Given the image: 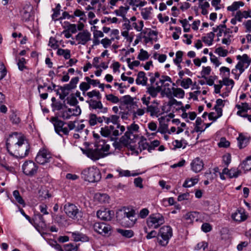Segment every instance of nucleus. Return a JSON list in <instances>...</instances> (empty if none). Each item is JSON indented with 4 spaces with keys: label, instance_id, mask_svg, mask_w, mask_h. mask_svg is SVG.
Instances as JSON below:
<instances>
[{
    "label": "nucleus",
    "instance_id": "obj_1",
    "mask_svg": "<svg viewBox=\"0 0 251 251\" xmlns=\"http://www.w3.org/2000/svg\"><path fill=\"white\" fill-rule=\"evenodd\" d=\"M116 217L123 226L127 227H132L137 220L135 210L129 207H123L119 209L117 212Z\"/></svg>",
    "mask_w": 251,
    "mask_h": 251
},
{
    "label": "nucleus",
    "instance_id": "obj_2",
    "mask_svg": "<svg viewBox=\"0 0 251 251\" xmlns=\"http://www.w3.org/2000/svg\"><path fill=\"white\" fill-rule=\"evenodd\" d=\"M13 135L18 140L14 146L15 149V153L21 158L26 156L29 154L30 150V145L28 142L23 135L16 132L14 133Z\"/></svg>",
    "mask_w": 251,
    "mask_h": 251
},
{
    "label": "nucleus",
    "instance_id": "obj_3",
    "mask_svg": "<svg viewBox=\"0 0 251 251\" xmlns=\"http://www.w3.org/2000/svg\"><path fill=\"white\" fill-rule=\"evenodd\" d=\"M125 130V127L124 126L117 124L116 128L113 126H106L101 127L100 132L102 136L109 137L112 140H113L116 139L117 137L122 134Z\"/></svg>",
    "mask_w": 251,
    "mask_h": 251
},
{
    "label": "nucleus",
    "instance_id": "obj_4",
    "mask_svg": "<svg viewBox=\"0 0 251 251\" xmlns=\"http://www.w3.org/2000/svg\"><path fill=\"white\" fill-rule=\"evenodd\" d=\"M82 178L89 182H97L101 178V173L99 169L94 166L83 170L81 172Z\"/></svg>",
    "mask_w": 251,
    "mask_h": 251
},
{
    "label": "nucleus",
    "instance_id": "obj_5",
    "mask_svg": "<svg viewBox=\"0 0 251 251\" xmlns=\"http://www.w3.org/2000/svg\"><path fill=\"white\" fill-rule=\"evenodd\" d=\"M158 242L162 246L168 245L169 240L173 236V230L170 226H163L161 227L157 235Z\"/></svg>",
    "mask_w": 251,
    "mask_h": 251
},
{
    "label": "nucleus",
    "instance_id": "obj_6",
    "mask_svg": "<svg viewBox=\"0 0 251 251\" xmlns=\"http://www.w3.org/2000/svg\"><path fill=\"white\" fill-rule=\"evenodd\" d=\"M164 223V217L160 213L152 214L147 219L148 226L153 228H157Z\"/></svg>",
    "mask_w": 251,
    "mask_h": 251
},
{
    "label": "nucleus",
    "instance_id": "obj_7",
    "mask_svg": "<svg viewBox=\"0 0 251 251\" xmlns=\"http://www.w3.org/2000/svg\"><path fill=\"white\" fill-rule=\"evenodd\" d=\"M50 122L52 123L54 126L55 132L61 136V133L64 135H68L69 130L67 127H64L66 124L65 122L59 120L58 117H53L50 119Z\"/></svg>",
    "mask_w": 251,
    "mask_h": 251
},
{
    "label": "nucleus",
    "instance_id": "obj_8",
    "mask_svg": "<svg viewBox=\"0 0 251 251\" xmlns=\"http://www.w3.org/2000/svg\"><path fill=\"white\" fill-rule=\"evenodd\" d=\"M157 82H159V86H161V90H163L166 93L167 96H171V89L169 88L170 86V83H172L171 78L169 76L162 75L160 77L159 80Z\"/></svg>",
    "mask_w": 251,
    "mask_h": 251
},
{
    "label": "nucleus",
    "instance_id": "obj_9",
    "mask_svg": "<svg viewBox=\"0 0 251 251\" xmlns=\"http://www.w3.org/2000/svg\"><path fill=\"white\" fill-rule=\"evenodd\" d=\"M86 102L89 105V109L91 111L98 110V113H106L108 111L107 107H104L100 100L93 99L88 100Z\"/></svg>",
    "mask_w": 251,
    "mask_h": 251
},
{
    "label": "nucleus",
    "instance_id": "obj_10",
    "mask_svg": "<svg viewBox=\"0 0 251 251\" xmlns=\"http://www.w3.org/2000/svg\"><path fill=\"white\" fill-rule=\"evenodd\" d=\"M23 173L26 176H33L36 173L38 166L32 161H25L22 166Z\"/></svg>",
    "mask_w": 251,
    "mask_h": 251
},
{
    "label": "nucleus",
    "instance_id": "obj_11",
    "mask_svg": "<svg viewBox=\"0 0 251 251\" xmlns=\"http://www.w3.org/2000/svg\"><path fill=\"white\" fill-rule=\"evenodd\" d=\"M65 213L70 218L76 219L79 215V211L77 207L74 204L68 202L64 206Z\"/></svg>",
    "mask_w": 251,
    "mask_h": 251
},
{
    "label": "nucleus",
    "instance_id": "obj_12",
    "mask_svg": "<svg viewBox=\"0 0 251 251\" xmlns=\"http://www.w3.org/2000/svg\"><path fill=\"white\" fill-rule=\"evenodd\" d=\"M51 158L50 153L46 149H41L37 153L35 161L37 163L40 164H44L50 161Z\"/></svg>",
    "mask_w": 251,
    "mask_h": 251
},
{
    "label": "nucleus",
    "instance_id": "obj_13",
    "mask_svg": "<svg viewBox=\"0 0 251 251\" xmlns=\"http://www.w3.org/2000/svg\"><path fill=\"white\" fill-rule=\"evenodd\" d=\"M93 229L99 234L105 235L110 231L111 227L104 223H96L93 225Z\"/></svg>",
    "mask_w": 251,
    "mask_h": 251
},
{
    "label": "nucleus",
    "instance_id": "obj_14",
    "mask_svg": "<svg viewBox=\"0 0 251 251\" xmlns=\"http://www.w3.org/2000/svg\"><path fill=\"white\" fill-rule=\"evenodd\" d=\"M78 44L85 45L88 42L91 40V34L87 30H84L79 32L75 37Z\"/></svg>",
    "mask_w": 251,
    "mask_h": 251
},
{
    "label": "nucleus",
    "instance_id": "obj_15",
    "mask_svg": "<svg viewBox=\"0 0 251 251\" xmlns=\"http://www.w3.org/2000/svg\"><path fill=\"white\" fill-rule=\"evenodd\" d=\"M82 151L83 153L85 154L89 158L93 160H97L100 158L105 157L104 153H102L100 151V152L96 148L95 149H82Z\"/></svg>",
    "mask_w": 251,
    "mask_h": 251
},
{
    "label": "nucleus",
    "instance_id": "obj_16",
    "mask_svg": "<svg viewBox=\"0 0 251 251\" xmlns=\"http://www.w3.org/2000/svg\"><path fill=\"white\" fill-rule=\"evenodd\" d=\"M114 215V212L109 209L101 208L97 212V216L103 221H110Z\"/></svg>",
    "mask_w": 251,
    "mask_h": 251
},
{
    "label": "nucleus",
    "instance_id": "obj_17",
    "mask_svg": "<svg viewBox=\"0 0 251 251\" xmlns=\"http://www.w3.org/2000/svg\"><path fill=\"white\" fill-rule=\"evenodd\" d=\"M32 224L36 229L39 231L40 229H45L46 228V224L45 221L42 216L40 214H37L35 215L34 219Z\"/></svg>",
    "mask_w": 251,
    "mask_h": 251
},
{
    "label": "nucleus",
    "instance_id": "obj_18",
    "mask_svg": "<svg viewBox=\"0 0 251 251\" xmlns=\"http://www.w3.org/2000/svg\"><path fill=\"white\" fill-rule=\"evenodd\" d=\"M158 105V101L156 100H154L151 105L147 107L146 111L150 113L151 116L158 117L160 115V110Z\"/></svg>",
    "mask_w": 251,
    "mask_h": 251
},
{
    "label": "nucleus",
    "instance_id": "obj_19",
    "mask_svg": "<svg viewBox=\"0 0 251 251\" xmlns=\"http://www.w3.org/2000/svg\"><path fill=\"white\" fill-rule=\"evenodd\" d=\"M95 147L100 152H103L105 156L108 154V152L109 151L110 146L106 144L104 140L96 141Z\"/></svg>",
    "mask_w": 251,
    "mask_h": 251
},
{
    "label": "nucleus",
    "instance_id": "obj_20",
    "mask_svg": "<svg viewBox=\"0 0 251 251\" xmlns=\"http://www.w3.org/2000/svg\"><path fill=\"white\" fill-rule=\"evenodd\" d=\"M70 233L71 234L72 238L75 242L81 241L85 242L89 241V237L80 232L76 231L75 232H71Z\"/></svg>",
    "mask_w": 251,
    "mask_h": 251
},
{
    "label": "nucleus",
    "instance_id": "obj_21",
    "mask_svg": "<svg viewBox=\"0 0 251 251\" xmlns=\"http://www.w3.org/2000/svg\"><path fill=\"white\" fill-rule=\"evenodd\" d=\"M191 170L195 172H200L203 168L204 164L202 160L200 158L197 157L191 163Z\"/></svg>",
    "mask_w": 251,
    "mask_h": 251
},
{
    "label": "nucleus",
    "instance_id": "obj_22",
    "mask_svg": "<svg viewBox=\"0 0 251 251\" xmlns=\"http://www.w3.org/2000/svg\"><path fill=\"white\" fill-rule=\"evenodd\" d=\"M159 122V126L157 130V132H160L162 134H164L168 132V126L167 124L164 123L165 122H169V118L168 117H161L158 119Z\"/></svg>",
    "mask_w": 251,
    "mask_h": 251
},
{
    "label": "nucleus",
    "instance_id": "obj_23",
    "mask_svg": "<svg viewBox=\"0 0 251 251\" xmlns=\"http://www.w3.org/2000/svg\"><path fill=\"white\" fill-rule=\"evenodd\" d=\"M156 87L150 86L147 87V92L152 98L156 97L158 94L161 91V86H159V82H156L155 83Z\"/></svg>",
    "mask_w": 251,
    "mask_h": 251
},
{
    "label": "nucleus",
    "instance_id": "obj_24",
    "mask_svg": "<svg viewBox=\"0 0 251 251\" xmlns=\"http://www.w3.org/2000/svg\"><path fill=\"white\" fill-rule=\"evenodd\" d=\"M148 78L146 76L145 72L140 71L138 73L136 83L138 85H146Z\"/></svg>",
    "mask_w": 251,
    "mask_h": 251
},
{
    "label": "nucleus",
    "instance_id": "obj_25",
    "mask_svg": "<svg viewBox=\"0 0 251 251\" xmlns=\"http://www.w3.org/2000/svg\"><path fill=\"white\" fill-rule=\"evenodd\" d=\"M129 9V7L128 6H121L118 9L114 10V13L117 16L122 17L123 18V20H125V18H126V15Z\"/></svg>",
    "mask_w": 251,
    "mask_h": 251
},
{
    "label": "nucleus",
    "instance_id": "obj_26",
    "mask_svg": "<svg viewBox=\"0 0 251 251\" xmlns=\"http://www.w3.org/2000/svg\"><path fill=\"white\" fill-rule=\"evenodd\" d=\"M238 146L240 149L246 147L249 142V138L242 134H240L237 138Z\"/></svg>",
    "mask_w": 251,
    "mask_h": 251
},
{
    "label": "nucleus",
    "instance_id": "obj_27",
    "mask_svg": "<svg viewBox=\"0 0 251 251\" xmlns=\"http://www.w3.org/2000/svg\"><path fill=\"white\" fill-rule=\"evenodd\" d=\"M232 218L237 222H242L247 219L246 215L241 210H238L232 215Z\"/></svg>",
    "mask_w": 251,
    "mask_h": 251
},
{
    "label": "nucleus",
    "instance_id": "obj_28",
    "mask_svg": "<svg viewBox=\"0 0 251 251\" xmlns=\"http://www.w3.org/2000/svg\"><path fill=\"white\" fill-rule=\"evenodd\" d=\"M199 214L197 212H188L184 216V218L189 223H192L194 220L198 221Z\"/></svg>",
    "mask_w": 251,
    "mask_h": 251
},
{
    "label": "nucleus",
    "instance_id": "obj_29",
    "mask_svg": "<svg viewBox=\"0 0 251 251\" xmlns=\"http://www.w3.org/2000/svg\"><path fill=\"white\" fill-rule=\"evenodd\" d=\"M172 95L177 98H183L185 95L184 91L180 88L173 87L171 89Z\"/></svg>",
    "mask_w": 251,
    "mask_h": 251
},
{
    "label": "nucleus",
    "instance_id": "obj_30",
    "mask_svg": "<svg viewBox=\"0 0 251 251\" xmlns=\"http://www.w3.org/2000/svg\"><path fill=\"white\" fill-rule=\"evenodd\" d=\"M215 34L213 32H210L207 34L206 36L202 37V41L208 46L212 45L213 41Z\"/></svg>",
    "mask_w": 251,
    "mask_h": 251
},
{
    "label": "nucleus",
    "instance_id": "obj_31",
    "mask_svg": "<svg viewBox=\"0 0 251 251\" xmlns=\"http://www.w3.org/2000/svg\"><path fill=\"white\" fill-rule=\"evenodd\" d=\"M95 198L96 200L101 203L108 202L109 200V197L106 194H96L95 195Z\"/></svg>",
    "mask_w": 251,
    "mask_h": 251
},
{
    "label": "nucleus",
    "instance_id": "obj_32",
    "mask_svg": "<svg viewBox=\"0 0 251 251\" xmlns=\"http://www.w3.org/2000/svg\"><path fill=\"white\" fill-rule=\"evenodd\" d=\"M117 231L123 236L126 238H131L134 235V232L131 229H118Z\"/></svg>",
    "mask_w": 251,
    "mask_h": 251
},
{
    "label": "nucleus",
    "instance_id": "obj_33",
    "mask_svg": "<svg viewBox=\"0 0 251 251\" xmlns=\"http://www.w3.org/2000/svg\"><path fill=\"white\" fill-rule=\"evenodd\" d=\"M61 5L59 3H58L55 8L52 9L53 13L51 15L52 20L56 21L58 20V17L60 14Z\"/></svg>",
    "mask_w": 251,
    "mask_h": 251
},
{
    "label": "nucleus",
    "instance_id": "obj_34",
    "mask_svg": "<svg viewBox=\"0 0 251 251\" xmlns=\"http://www.w3.org/2000/svg\"><path fill=\"white\" fill-rule=\"evenodd\" d=\"M242 1H235L230 6L227 7L228 11L234 12L237 10L240 6L244 5Z\"/></svg>",
    "mask_w": 251,
    "mask_h": 251
},
{
    "label": "nucleus",
    "instance_id": "obj_35",
    "mask_svg": "<svg viewBox=\"0 0 251 251\" xmlns=\"http://www.w3.org/2000/svg\"><path fill=\"white\" fill-rule=\"evenodd\" d=\"M198 182V179L197 178H191L190 179H186L183 184V187L185 188H188L194 186Z\"/></svg>",
    "mask_w": 251,
    "mask_h": 251
},
{
    "label": "nucleus",
    "instance_id": "obj_36",
    "mask_svg": "<svg viewBox=\"0 0 251 251\" xmlns=\"http://www.w3.org/2000/svg\"><path fill=\"white\" fill-rule=\"evenodd\" d=\"M180 81L179 79L177 80L176 82ZM192 84V80L190 78H183L180 80V86L184 89H187L189 88Z\"/></svg>",
    "mask_w": 251,
    "mask_h": 251
},
{
    "label": "nucleus",
    "instance_id": "obj_37",
    "mask_svg": "<svg viewBox=\"0 0 251 251\" xmlns=\"http://www.w3.org/2000/svg\"><path fill=\"white\" fill-rule=\"evenodd\" d=\"M71 51L69 50H64L62 49H58L57 51V54L59 56H63L65 59H68L70 58Z\"/></svg>",
    "mask_w": 251,
    "mask_h": 251
},
{
    "label": "nucleus",
    "instance_id": "obj_38",
    "mask_svg": "<svg viewBox=\"0 0 251 251\" xmlns=\"http://www.w3.org/2000/svg\"><path fill=\"white\" fill-rule=\"evenodd\" d=\"M127 2L129 5L136 7H143L147 4L145 0H127Z\"/></svg>",
    "mask_w": 251,
    "mask_h": 251
},
{
    "label": "nucleus",
    "instance_id": "obj_39",
    "mask_svg": "<svg viewBox=\"0 0 251 251\" xmlns=\"http://www.w3.org/2000/svg\"><path fill=\"white\" fill-rule=\"evenodd\" d=\"M242 168L245 171H249L251 170V156H248L242 164Z\"/></svg>",
    "mask_w": 251,
    "mask_h": 251
},
{
    "label": "nucleus",
    "instance_id": "obj_40",
    "mask_svg": "<svg viewBox=\"0 0 251 251\" xmlns=\"http://www.w3.org/2000/svg\"><path fill=\"white\" fill-rule=\"evenodd\" d=\"M55 221L58 224V225L62 226H65L68 225L67 220L65 219L64 216L57 215L55 218Z\"/></svg>",
    "mask_w": 251,
    "mask_h": 251
},
{
    "label": "nucleus",
    "instance_id": "obj_41",
    "mask_svg": "<svg viewBox=\"0 0 251 251\" xmlns=\"http://www.w3.org/2000/svg\"><path fill=\"white\" fill-rule=\"evenodd\" d=\"M139 128V126L134 123L127 127V131L126 132V134H130V133L132 134L133 132L138 133Z\"/></svg>",
    "mask_w": 251,
    "mask_h": 251
},
{
    "label": "nucleus",
    "instance_id": "obj_42",
    "mask_svg": "<svg viewBox=\"0 0 251 251\" xmlns=\"http://www.w3.org/2000/svg\"><path fill=\"white\" fill-rule=\"evenodd\" d=\"M13 195L14 197L15 198L16 201L20 203V204H22L23 206H25V202L24 200L22 198V197L20 196V193L19 191L18 190H15L13 192Z\"/></svg>",
    "mask_w": 251,
    "mask_h": 251
},
{
    "label": "nucleus",
    "instance_id": "obj_43",
    "mask_svg": "<svg viewBox=\"0 0 251 251\" xmlns=\"http://www.w3.org/2000/svg\"><path fill=\"white\" fill-rule=\"evenodd\" d=\"M117 171L118 172L119 175L120 177H128L130 176H136L139 174V173L131 174L130 172L128 170H124L122 169L118 170Z\"/></svg>",
    "mask_w": 251,
    "mask_h": 251
},
{
    "label": "nucleus",
    "instance_id": "obj_44",
    "mask_svg": "<svg viewBox=\"0 0 251 251\" xmlns=\"http://www.w3.org/2000/svg\"><path fill=\"white\" fill-rule=\"evenodd\" d=\"M72 19L74 18L75 17H78L80 18V20L82 21H85V13L83 11H81L79 9H76L74 12V14L72 15Z\"/></svg>",
    "mask_w": 251,
    "mask_h": 251
},
{
    "label": "nucleus",
    "instance_id": "obj_45",
    "mask_svg": "<svg viewBox=\"0 0 251 251\" xmlns=\"http://www.w3.org/2000/svg\"><path fill=\"white\" fill-rule=\"evenodd\" d=\"M74 116L73 114L71 112V108H68L66 110L63 111L61 113V117L64 119V120H68L71 119V118Z\"/></svg>",
    "mask_w": 251,
    "mask_h": 251
},
{
    "label": "nucleus",
    "instance_id": "obj_46",
    "mask_svg": "<svg viewBox=\"0 0 251 251\" xmlns=\"http://www.w3.org/2000/svg\"><path fill=\"white\" fill-rule=\"evenodd\" d=\"M86 95L89 98H92L94 97H97V99L99 100L101 98V95L99 91L95 90H93L91 92H87Z\"/></svg>",
    "mask_w": 251,
    "mask_h": 251
},
{
    "label": "nucleus",
    "instance_id": "obj_47",
    "mask_svg": "<svg viewBox=\"0 0 251 251\" xmlns=\"http://www.w3.org/2000/svg\"><path fill=\"white\" fill-rule=\"evenodd\" d=\"M183 27V30L185 32H188L190 30V25L188 23L187 19H183L179 21Z\"/></svg>",
    "mask_w": 251,
    "mask_h": 251
},
{
    "label": "nucleus",
    "instance_id": "obj_48",
    "mask_svg": "<svg viewBox=\"0 0 251 251\" xmlns=\"http://www.w3.org/2000/svg\"><path fill=\"white\" fill-rule=\"evenodd\" d=\"M149 57L148 52L143 49L140 50V52L138 56V58L140 60H145Z\"/></svg>",
    "mask_w": 251,
    "mask_h": 251
},
{
    "label": "nucleus",
    "instance_id": "obj_49",
    "mask_svg": "<svg viewBox=\"0 0 251 251\" xmlns=\"http://www.w3.org/2000/svg\"><path fill=\"white\" fill-rule=\"evenodd\" d=\"M215 52L220 56L225 57L228 52L227 50L223 49L222 47H219L216 49Z\"/></svg>",
    "mask_w": 251,
    "mask_h": 251
},
{
    "label": "nucleus",
    "instance_id": "obj_50",
    "mask_svg": "<svg viewBox=\"0 0 251 251\" xmlns=\"http://www.w3.org/2000/svg\"><path fill=\"white\" fill-rule=\"evenodd\" d=\"M211 69L209 66L203 67L202 70L201 72V77L204 79H206V75H208L210 74Z\"/></svg>",
    "mask_w": 251,
    "mask_h": 251
},
{
    "label": "nucleus",
    "instance_id": "obj_51",
    "mask_svg": "<svg viewBox=\"0 0 251 251\" xmlns=\"http://www.w3.org/2000/svg\"><path fill=\"white\" fill-rule=\"evenodd\" d=\"M128 134H126V133L125 132V135L122 136L120 139V142L123 144L124 146H127L130 143L129 142L130 138L127 136Z\"/></svg>",
    "mask_w": 251,
    "mask_h": 251
},
{
    "label": "nucleus",
    "instance_id": "obj_52",
    "mask_svg": "<svg viewBox=\"0 0 251 251\" xmlns=\"http://www.w3.org/2000/svg\"><path fill=\"white\" fill-rule=\"evenodd\" d=\"M89 123L91 126H94L97 124V115L93 113L89 114Z\"/></svg>",
    "mask_w": 251,
    "mask_h": 251
},
{
    "label": "nucleus",
    "instance_id": "obj_53",
    "mask_svg": "<svg viewBox=\"0 0 251 251\" xmlns=\"http://www.w3.org/2000/svg\"><path fill=\"white\" fill-rule=\"evenodd\" d=\"M10 119L11 122L14 124H18L21 122L20 118L14 112H13L12 114L10 115Z\"/></svg>",
    "mask_w": 251,
    "mask_h": 251
},
{
    "label": "nucleus",
    "instance_id": "obj_54",
    "mask_svg": "<svg viewBox=\"0 0 251 251\" xmlns=\"http://www.w3.org/2000/svg\"><path fill=\"white\" fill-rule=\"evenodd\" d=\"M183 52L182 51H177L176 53V58L174 59L175 64H180L182 61Z\"/></svg>",
    "mask_w": 251,
    "mask_h": 251
},
{
    "label": "nucleus",
    "instance_id": "obj_55",
    "mask_svg": "<svg viewBox=\"0 0 251 251\" xmlns=\"http://www.w3.org/2000/svg\"><path fill=\"white\" fill-rule=\"evenodd\" d=\"M145 113V110L144 109L142 108H138L137 109L136 111H134L133 113V120L137 118L138 116H143Z\"/></svg>",
    "mask_w": 251,
    "mask_h": 251
},
{
    "label": "nucleus",
    "instance_id": "obj_56",
    "mask_svg": "<svg viewBox=\"0 0 251 251\" xmlns=\"http://www.w3.org/2000/svg\"><path fill=\"white\" fill-rule=\"evenodd\" d=\"M7 73L6 69L2 62H0V80L3 79Z\"/></svg>",
    "mask_w": 251,
    "mask_h": 251
},
{
    "label": "nucleus",
    "instance_id": "obj_57",
    "mask_svg": "<svg viewBox=\"0 0 251 251\" xmlns=\"http://www.w3.org/2000/svg\"><path fill=\"white\" fill-rule=\"evenodd\" d=\"M90 88V85H89V84L87 82H82L79 85V88L80 90H81L83 92V94L85 95V92L89 89Z\"/></svg>",
    "mask_w": 251,
    "mask_h": 251
},
{
    "label": "nucleus",
    "instance_id": "obj_58",
    "mask_svg": "<svg viewBox=\"0 0 251 251\" xmlns=\"http://www.w3.org/2000/svg\"><path fill=\"white\" fill-rule=\"evenodd\" d=\"M240 174V171L239 170H237L236 169H231L229 170V172L228 174V176L230 178H233V177H237L239 176V175Z\"/></svg>",
    "mask_w": 251,
    "mask_h": 251
},
{
    "label": "nucleus",
    "instance_id": "obj_59",
    "mask_svg": "<svg viewBox=\"0 0 251 251\" xmlns=\"http://www.w3.org/2000/svg\"><path fill=\"white\" fill-rule=\"evenodd\" d=\"M223 84L227 86H231V89H232L234 86V82L232 79L226 76L223 78Z\"/></svg>",
    "mask_w": 251,
    "mask_h": 251
},
{
    "label": "nucleus",
    "instance_id": "obj_60",
    "mask_svg": "<svg viewBox=\"0 0 251 251\" xmlns=\"http://www.w3.org/2000/svg\"><path fill=\"white\" fill-rule=\"evenodd\" d=\"M25 64V60L24 58H21L19 59L17 65L18 66V68L20 71H22L25 69L26 68Z\"/></svg>",
    "mask_w": 251,
    "mask_h": 251
},
{
    "label": "nucleus",
    "instance_id": "obj_61",
    "mask_svg": "<svg viewBox=\"0 0 251 251\" xmlns=\"http://www.w3.org/2000/svg\"><path fill=\"white\" fill-rule=\"evenodd\" d=\"M106 100L114 103H117L119 101V98L112 94H109L106 96Z\"/></svg>",
    "mask_w": 251,
    "mask_h": 251
},
{
    "label": "nucleus",
    "instance_id": "obj_62",
    "mask_svg": "<svg viewBox=\"0 0 251 251\" xmlns=\"http://www.w3.org/2000/svg\"><path fill=\"white\" fill-rule=\"evenodd\" d=\"M141 14L144 20H148L150 17L151 12L147 8H143L142 9Z\"/></svg>",
    "mask_w": 251,
    "mask_h": 251
},
{
    "label": "nucleus",
    "instance_id": "obj_63",
    "mask_svg": "<svg viewBox=\"0 0 251 251\" xmlns=\"http://www.w3.org/2000/svg\"><path fill=\"white\" fill-rule=\"evenodd\" d=\"M132 28H134L135 29L137 30V31H140L142 30L144 26L143 21H140L139 22V25H137V24L136 23L133 22L132 23Z\"/></svg>",
    "mask_w": 251,
    "mask_h": 251
},
{
    "label": "nucleus",
    "instance_id": "obj_64",
    "mask_svg": "<svg viewBox=\"0 0 251 251\" xmlns=\"http://www.w3.org/2000/svg\"><path fill=\"white\" fill-rule=\"evenodd\" d=\"M67 103L71 106H77L78 101L76 98L72 97L71 98H68L67 99Z\"/></svg>",
    "mask_w": 251,
    "mask_h": 251
}]
</instances>
